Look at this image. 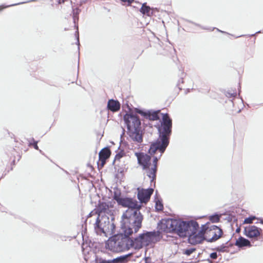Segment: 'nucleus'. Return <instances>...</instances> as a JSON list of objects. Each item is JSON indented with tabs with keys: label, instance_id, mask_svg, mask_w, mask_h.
<instances>
[{
	"label": "nucleus",
	"instance_id": "f257e3e1",
	"mask_svg": "<svg viewBox=\"0 0 263 263\" xmlns=\"http://www.w3.org/2000/svg\"><path fill=\"white\" fill-rule=\"evenodd\" d=\"M135 232V224L126 225V227L120 229L117 234L108 239L105 243L107 248L111 251L120 252L129 250L131 248L135 250H140L143 246L147 247L152 243L159 241L162 238L159 231H144L140 234L134 239L130 236Z\"/></svg>",
	"mask_w": 263,
	"mask_h": 263
},
{
	"label": "nucleus",
	"instance_id": "f03ea898",
	"mask_svg": "<svg viewBox=\"0 0 263 263\" xmlns=\"http://www.w3.org/2000/svg\"><path fill=\"white\" fill-rule=\"evenodd\" d=\"M160 125L158 126L159 137L158 139L151 144L148 153L153 156V166L149 167L147 176L151 178V182H155L158 169V161L164 153L170 143L172 134V120L168 114H162Z\"/></svg>",
	"mask_w": 263,
	"mask_h": 263
},
{
	"label": "nucleus",
	"instance_id": "7ed1b4c3",
	"mask_svg": "<svg viewBox=\"0 0 263 263\" xmlns=\"http://www.w3.org/2000/svg\"><path fill=\"white\" fill-rule=\"evenodd\" d=\"M112 198L118 205L128 209L122 215L120 229L126 225L135 224V232H138L142 227L143 215L140 210L142 205L135 198L122 196L120 190L114 192Z\"/></svg>",
	"mask_w": 263,
	"mask_h": 263
},
{
	"label": "nucleus",
	"instance_id": "20e7f679",
	"mask_svg": "<svg viewBox=\"0 0 263 263\" xmlns=\"http://www.w3.org/2000/svg\"><path fill=\"white\" fill-rule=\"evenodd\" d=\"M123 120L127 127V134L129 137L138 143L142 142L143 134L139 117L132 112H126L123 116Z\"/></svg>",
	"mask_w": 263,
	"mask_h": 263
},
{
	"label": "nucleus",
	"instance_id": "39448f33",
	"mask_svg": "<svg viewBox=\"0 0 263 263\" xmlns=\"http://www.w3.org/2000/svg\"><path fill=\"white\" fill-rule=\"evenodd\" d=\"M209 223L202 224L199 230V225L196 221H194L186 232L188 242L192 245H196L202 243L206 240L205 234L207 233Z\"/></svg>",
	"mask_w": 263,
	"mask_h": 263
},
{
	"label": "nucleus",
	"instance_id": "423d86ee",
	"mask_svg": "<svg viewBox=\"0 0 263 263\" xmlns=\"http://www.w3.org/2000/svg\"><path fill=\"white\" fill-rule=\"evenodd\" d=\"M95 231L98 235H101L104 234L106 236L107 234L112 235V237L116 235V225L113 222V221L109 220L108 216L104 214V215H101L99 214L98 216L96 222L94 224ZM110 237L109 238V239Z\"/></svg>",
	"mask_w": 263,
	"mask_h": 263
},
{
	"label": "nucleus",
	"instance_id": "0eeeda50",
	"mask_svg": "<svg viewBox=\"0 0 263 263\" xmlns=\"http://www.w3.org/2000/svg\"><path fill=\"white\" fill-rule=\"evenodd\" d=\"M194 221V220L186 221L181 219L171 218V233H175L181 238L186 237V232L189 231V228Z\"/></svg>",
	"mask_w": 263,
	"mask_h": 263
},
{
	"label": "nucleus",
	"instance_id": "6e6552de",
	"mask_svg": "<svg viewBox=\"0 0 263 263\" xmlns=\"http://www.w3.org/2000/svg\"><path fill=\"white\" fill-rule=\"evenodd\" d=\"M206 223H209V224L206 234L209 235H212V237L211 238H206V241L209 242H215L221 237L223 234V231L219 227L212 224L210 222Z\"/></svg>",
	"mask_w": 263,
	"mask_h": 263
},
{
	"label": "nucleus",
	"instance_id": "1a4fd4ad",
	"mask_svg": "<svg viewBox=\"0 0 263 263\" xmlns=\"http://www.w3.org/2000/svg\"><path fill=\"white\" fill-rule=\"evenodd\" d=\"M137 157L138 163L142 166L143 170L148 172L149 167L151 165V156L143 152H136L135 154Z\"/></svg>",
	"mask_w": 263,
	"mask_h": 263
},
{
	"label": "nucleus",
	"instance_id": "9d476101",
	"mask_svg": "<svg viewBox=\"0 0 263 263\" xmlns=\"http://www.w3.org/2000/svg\"><path fill=\"white\" fill-rule=\"evenodd\" d=\"M137 198L139 200L140 204L147 203L150 200L151 197L154 192V189L149 187L147 189L138 187Z\"/></svg>",
	"mask_w": 263,
	"mask_h": 263
},
{
	"label": "nucleus",
	"instance_id": "9b49d317",
	"mask_svg": "<svg viewBox=\"0 0 263 263\" xmlns=\"http://www.w3.org/2000/svg\"><path fill=\"white\" fill-rule=\"evenodd\" d=\"M160 110H144L140 108H135V111L136 113L140 114L144 118L151 121H157L159 119V116Z\"/></svg>",
	"mask_w": 263,
	"mask_h": 263
},
{
	"label": "nucleus",
	"instance_id": "f8f14e48",
	"mask_svg": "<svg viewBox=\"0 0 263 263\" xmlns=\"http://www.w3.org/2000/svg\"><path fill=\"white\" fill-rule=\"evenodd\" d=\"M96 213L98 214V216H99V214L101 215L108 214L110 216L111 221H114L115 219L113 213L112 211L109 209V205L105 202H101L98 203Z\"/></svg>",
	"mask_w": 263,
	"mask_h": 263
},
{
	"label": "nucleus",
	"instance_id": "ddd939ff",
	"mask_svg": "<svg viewBox=\"0 0 263 263\" xmlns=\"http://www.w3.org/2000/svg\"><path fill=\"white\" fill-rule=\"evenodd\" d=\"M262 233V230L257 227L252 225L245 227L243 234L248 238L259 236Z\"/></svg>",
	"mask_w": 263,
	"mask_h": 263
},
{
	"label": "nucleus",
	"instance_id": "4468645a",
	"mask_svg": "<svg viewBox=\"0 0 263 263\" xmlns=\"http://www.w3.org/2000/svg\"><path fill=\"white\" fill-rule=\"evenodd\" d=\"M171 218H168L167 219H162L158 223L157 231H159L160 232V236L162 232L166 233H171V229L172 226L171 224Z\"/></svg>",
	"mask_w": 263,
	"mask_h": 263
},
{
	"label": "nucleus",
	"instance_id": "2eb2a0df",
	"mask_svg": "<svg viewBox=\"0 0 263 263\" xmlns=\"http://www.w3.org/2000/svg\"><path fill=\"white\" fill-rule=\"evenodd\" d=\"M111 155V151L108 146L102 148L99 153V161H100V166L103 167Z\"/></svg>",
	"mask_w": 263,
	"mask_h": 263
},
{
	"label": "nucleus",
	"instance_id": "dca6fc26",
	"mask_svg": "<svg viewBox=\"0 0 263 263\" xmlns=\"http://www.w3.org/2000/svg\"><path fill=\"white\" fill-rule=\"evenodd\" d=\"M81 10L78 8H76L74 9H73L72 11V18L73 23L74 24V27L77 29V31L76 32V36L77 38V44L78 45V49H79L80 46V42H79V32H78V21H79V14Z\"/></svg>",
	"mask_w": 263,
	"mask_h": 263
},
{
	"label": "nucleus",
	"instance_id": "f3484780",
	"mask_svg": "<svg viewBox=\"0 0 263 263\" xmlns=\"http://www.w3.org/2000/svg\"><path fill=\"white\" fill-rule=\"evenodd\" d=\"M121 105L118 100L109 99L108 101L107 109L113 112L118 111L120 109Z\"/></svg>",
	"mask_w": 263,
	"mask_h": 263
},
{
	"label": "nucleus",
	"instance_id": "a211bd4d",
	"mask_svg": "<svg viewBox=\"0 0 263 263\" xmlns=\"http://www.w3.org/2000/svg\"><path fill=\"white\" fill-rule=\"evenodd\" d=\"M234 245L239 248L251 247L252 246L250 241L242 236H239V238L236 239Z\"/></svg>",
	"mask_w": 263,
	"mask_h": 263
},
{
	"label": "nucleus",
	"instance_id": "6ab92c4d",
	"mask_svg": "<svg viewBox=\"0 0 263 263\" xmlns=\"http://www.w3.org/2000/svg\"><path fill=\"white\" fill-rule=\"evenodd\" d=\"M230 239L228 240L225 243H222L220 246L213 248L212 250L218 252H228L229 251V248L234 245V244L230 242Z\"/></svg>",
	"mask_w": 263,
	"mask_h": 263
},
{
	"label": "nucleus",
	"instance_id": "aec40b11",
	"mask_svg": "<svg viewBox=\"0 0 263 263\" xmlns=\"http://www.w3.org/2000/svg\"><path fill=\"white\" fill-rule=\"evenodd\" d=\"M154 201L155 202V210L157 212L162 211L163 209V204L161 198L159 197L158 192L156 191L155 195Z\"/></svg>",
	"mask_w": 263,
	"mask_h": 263
},
{
	"label": "nucleus",
	"instance_id": "412c9836",
	"mask_svg": "<svg viewBox=\"0 0 263 263\" xmlns=\"http://www.w3.org/2000/svg\"><path fill=\"white\" fill-rule=\"evenodd\" d=\"M140 11L144 15L150 16L153 14L149 6L146 5V3L143 4L140 9Z\"/></svg>",
	"mask_w": 263,
	"mask_h": 263
},
{
	"label": "nucleus",
	"instance_id": "4be33fe9",
	"mask_svg": "<svg viewBox=\"0 0 263 263\" xmlns=\"http://www.w3.org/2000/svg\"><path fill=\"white\" fill-rule=\"evenodd\" d=\"M132 256V253H128L127 254L121 255L116 257V260L118 263H125L130 259V258Z\"/></svg>",
	"mask_w": 263,
	"mask_h": 263
},
{
	"label": "nucleus",
	"instance_id": "5701e85b",
	"mask_svg": "<svg viewBox=\"0 0 263 263\" xmlns=\"http://www.w3.org/2000/svg\"><path fill=\"white\" fill-rule=\"evenodd\" d=\"M221 217V214H218V213H215L214 214L210 216L209 220L212 223L218 222L220 221Z\"/></svg>",
	"mask_w": 263,
	"mask_h": 263
},
{
	"label": "nucleus",
	"instance_id": "b1692460",
	"mask_svg": "<svg viewBox=\"0 0 263 263\" xmlns=\"http://www.w3.org/2000/svg\"><path fill=\"white\" fill-rule=\"evenodd\" d=\"M125 156V153L123 149H121L116 155L112 164H115L116 161L120 160L123 156Z\"/></svg>",
	"mask_w": 263,
	"mask_h": 263
},
{
	"label": "nucleus",
	"instance_id": "393cba45",
	"mask_svg": "<svg viewBox=\"0 0 263 263\" xmlns=\"http://www.w3.org/2000/svg\"><path fill=\"white\" fill-rule=\"evenodd\" d=\"M28 141L29 142V146H32L36 150H39V148L37 145V141H35L33 138H32Z\"/></svg>",
	"mask_w": 263,
	"mask_h": 263
},
{
	"label": "nucleus",
	"instance_id": "a878e982",
	"mask_svg": "<svg viewBox=\"0 0 263 263\" xmlns=\"http://www.w3.org/2000/svg\"><path fill=\"white\" fill-rule=\"evenodd\" d=\"M36 1V0H29L27 2L18 3L17 4H11L10 5H7V6L2 5V6H0V11H2L3 9L8 8L9 7L13 6H15V5H20V4H24V3H26L31 2H35Z\"/></svg>",
	"mask_w": 263,
	"mask_h": 263
},
{
	"label": "nucleus",
	"instance_id": "bb28decb",
	"mask_svg": "<svg viewBox=\"0 0 263 263\" xmlns=\"http://www.w3.org/2000/svg\"><path fill=\"white\" fill-rule=\"evenodd\" d=\"M115 166L114 168L117 171V172L119 174H122L125 168V165L123 167V166H121L119 164H114Z\"/></svg>",
	"mask_w": 263,
	"mask_h": 263
},
{
	"label": "nucleus",
	"instance_id": "cd10ccee",
	"mask_svg": "<svg viewBox=\"0 0 263 263\" xmlns=\"http://www.w3.org/2000/svg\"><path fill=\"white\" fill-rule=\"evenodd\" d=\"M256 219L255 216H251L247 217L245 219L243 223V224H251L253 222V220Z\"/></svg>",
	"mask_w": 263,
	"mask_h": 263
},
{
	"label": "nucleus",
	"instance_id": "c85d7f7f",
	"mask_svg": "<svg viewBox=\"0 0 263 263\" xmlns=\"http://www.w3.org/2000/svg\"><path fill=\"white\" fill-rule=\"evenodd\" d=\"M196 249L194 248H191L189 249H185L183 251V253L184 254L186 255L187 256H190L194 252H195Z\"/></svg>",
	"mask_w": 263,
	"mask_h": 263
},
{
	"label": "nucleus",
	"instance_id": "c756f323",
	"mask_svg": "<svg viewBox=\"0 0 263 263\" xmlns=\"http://www.w3.org/2000/svg\"><path fill=\"white\" fill-rule=\"evenodd\" d=\"M226 219L229 222H231L232 221H235L237 220V219L236 218L235 216L232 214H228V216L226 218Z\"/></svg>",
	"mask_w": 263,
	"mask_h": 263
},
{
	"label": "nucleus",
	"instance_id": "7c9ffc66",
	"mask_svg": "<svg viewBox=\"0 0 263 263\" xmlns=\"http://www.w3.org/2000/svg\"><path fill=\"white\" fill-rule=\"evenodd\" d=\"M95 263H109L108 260L104 259L101 257H97L95 259Z\"/></svg>",
	"mask_w": 263,
	"mask_h": 263
},
{
	"label": "nucleus",
	"instance_id": "2f4dec72",
	"mask_svg": "<svg viewBox=\"0 0 263 263\" xmlns=\"http://www.w3.org/2000/svg\"><path fill=\"white\" fill-rule=\"evenodd\" d=\"M210 257L212 259H216L218 257L217 251L211 253L210 254Z\"/></svg>",
	"mask_w": 263,
	"mask_h": 263
},
{
	"label": "nucleus",
	"instance_id": "473e14b6",
	"mask_svg": "<svg viewBox=\"0 0 263 263\" xmlns=\"http://www.w3.org/2000/svg\"><path fill=\"white\" fill-rule=\"evenodd\" d=\"M237 95L236 92L234 91L233 93L227 91L226 93V96L228 98H231L232 97H236Z\"/></svg>",
	"mask_w": 263,
	"mask_h": 263
},
{
	"label": "nucleus",
	"instance_id": "72a5a7b5",
	"mask_svg": "<svg viewBox=\"0 0 263 263\" xmlns=\"http://www.w3.org/2000/svg\"><path fill=\"white\" fill-rule=\"evenodd\" d=\"M122 2L127 3L129 4H132L134 0H120Z\"/></svg>",
	"mask_w": 263,
	"mask_h": 263
},
{
	"label": "nucleus",
	"instance_id": "f704fd0d",
	"mask_svg": "<svg viewBox=\"0 0 263 263\" xmlns=\"http://www.w3.org/2000/svg\"><path fill=\"white\" fill-rule=\"evenodd\" d=\"M109 263H118L117 260H116V258H114L111 260H108Z\"/></svg>",
	"mask_w": 263,
	"mask_h": 263
},
{
	"label": "nucleus",
	"instance_id": "c9c22d12",
	"mask_svg": "<svg viewBox=\"0 0 263 263\" xmlns=\"http://www.w3.org/2000/svg\"><path fill=\"white\" fill-rule=\"evenodd\" d=\"M180 82H181V83H183V79H182V78H181V79H180L178 81V84H177V86L178 87V88H179V89L180 90H181V88H180V87H179V83H180Z\"/></svg>",
	"mask_w": 263,
	"mask_h": 263
},
{
	"label": "nucleus",
	"instance_id": "e433bc0d",
	"mask_svg": "<svg viewBox=\"0 0 263 263\" xmlns=\"http://www.w3.org/2000/svg\"><path fill=\"white\" fill-rule=\"evenodd\" d=\"M263 32V30L261 31V30H260V31H257L256 32H255L254 34H252L251 35V36H254L256 34H257V33H262Z\"/></svg>",
	"mask_w": 263,
	"mask_h": 263
},
{
	"label": "nucleus",
	"instance_id": "4c0bfd02",
	"mask_svg": "<svg viewBox=\"0 0 263 263\" xmlns=\"http://www.w3.org/2000/svg\"><path fill=\"white\" fill-rule=\"evenodd\" d=\"M65 0H59V4H63L65 2Z\"/></svg>",
	"mask_w": 263,
	"mask_h": 263
},
{
	"label": "nucleus",
	"instance_id": "58836bf2",
	"mask_svg": "<svg viewBox=\"0 0 263 263\" xmlns=\"http://www.w3.org/2000/svg\"><path fill=\"white\" fill-rule=\"evenodd\" d=\"M240 231V228H238L236 229V232L239 233Z\"/></svg>",
	"mask_w": 263,
	"mask_h": 263
},
{
	"label": "nucleus",
	"instance_id": "ea45409f",
	"mask_svg": "<svg viewBox=\"0 0 263 263\" xmlns=\"http://www.w3.org/2000/svg\"><path fill=\"white\" fill-rule=\"evenodd\" d=\"M124 132H125V130L123 129V133H122V135H121V139H122V138L123 136V135L124 134Z\"/></svg>",
	"mask_w": 263,
	"mask_h": 263
},
{
	"label": "nucleus",
	"instance_id": "a19ab883",
	"mask_svg": "<svg viewBox=\"0 0 263 263\" xmlns=\"http://www.w3.org/2000/svg\"><path fill=\"white\" fill-rule=\"evenodd\" d=\"M209 263H213V261L210 259H208L206 260Z\"/></svg>",
	"mask_w": 263,
	"mask_h": 263
},
{
	"label": "nucleus",
	"instance_id": "79ce46f5",
	"mask_svg": "<svg viewBox=\"0 0 263 263\" xmlns=\"http://www.w3.org/2000/svg\"><path fill=\"white\" fill-rule=\"evenodd\" d=\"M260 223L261 224H263V219H262V218L260 219Z\"/></svg>",
	"mask_w": 263,
	"mask_h": 263
},
{
	"label": "nucleus",
	"instance_id": "37998d69",
	"mask_svg": "<svg viewBox=\"0 0 263 263\" xmlns=\"http://www.w3.org/2000/svg\"><path fill=\"white\" fill-rule=\"evenodd\" d=\"M38 151L40 152V153L41 154H42L44 155V153H43V151H42V150H41V149H39V150H38Z\"/></svg>",
	"mask_w": 263,
	"mask_h": 263
},
{
	"label": "nucleus",
	"instance_id": "c03bdc74",
	"mask_svg": "<svg viewBox=\"0 0 263 263\" xmlns=\"http://www.w3.org/2000/svg\"><path fill=\"white\" fill-rule=\"evenodd\" d=\"M217 29V30H218V31H220V32H223V33L224 32L223 31H222L220 30H219V29Z\"/></svg>",
	"mask_w": 263,
	"mask_h": 263
},
{
	"label": "nucleus",
	"instance_id": "a18cd8bd",
	"mask_svg": "<svg viewBox=\"0 0 263 263\" xmlns=\"http://www.w3.org/2000/svg\"><path fill=\"white\" fill-rule=\"evenodd\" d=\"M98 167H100V164H99V162H98Z\"/></svg>",
	"mask_w": 263,
	"mask_h": 263
},
{
	"label": "nucleus",
	"instance_id": "49530a36",
	"mask_svg": "<svg viewBox=\"0 0 263 263\" xmlns=\"http://www.w3.org/2000/svg\"><path fill=\"white\" fill-rule=\"evenodd\" d=\"M240 90H239V92H238V95H239V94H240Z\"/></svg>",
	"mask_w": 263,
	"mask_h": 263
},
{
	"label": "nucleus",
	"instance_id": "de8ad7c7",
	"mask_svg": "<svg viewBox=\"0 0 263 263\" xmlns=\"http://www.w3.org/2000/svg\"><path fill=\"white\" fill-rule=\"evenodd\" d=\"M78 67H79V62H78Z\"/></svg>",
	"mask_w": 263,
	"mask_h": 263
},
{
	"label": "nucleus",
	"instance_id": "09e8293b",
	"mask_svg": "<svg viewBox=\"0 0 263 263\" xmlns=\"http://www.w3.org/2000/svg\"><path fill=\"white\" fill-rule=\"evenodd\" d=\"M140 263H141V262H140ZM144 263H147V262L146 261H145L144 262Z\"/></svg>",
	"mask_w": 263,
	"mask_h": 263
},
{
	"label": "nucleus",
	"instance_id": "8fccbe9b",
	"mask_svg": "<svg viewBox=\"0 0 263 263\" xmlns=\"http://www.w3.org/2000/svg\"><path fill=\"white\" fill-rule=\"evenodd\" d=\"M189 91H190V89H188V90H187V92H189Z\"/></svg>",
	"mask_w": 263,
	"mask_h": 263
},
{
	"label": "nucleus",
	"instance_id": "3c124183",
	"mask_svg": "<svg viewBox=\"0 0 263 263\" xmlns=\"http://www.w3.org/2000/svg\"><path fill=\"white\" fill-rule=\"evenodd\" d=\"M242 36V35H239V37H241V36ZM237 37H238V36Z\"/></svg>",
	"mask_w": 263,
	"mask_h": 263
}]
</instances>
